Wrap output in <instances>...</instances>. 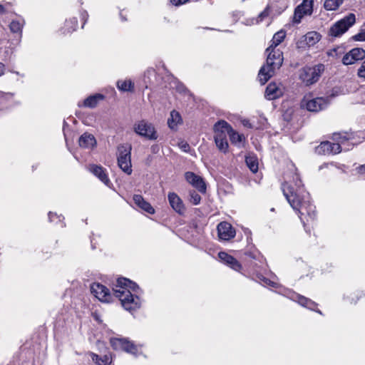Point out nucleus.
<instances>
[{
	"label": "nucleus",
	"mask_w": 365,
	"mask_h": 365,
	"mask_svg": "<svg viewBox=\"0 0 365 365\" xmlns=\"http://www.w3.org/2000/svg\"><path fill=\"white\" fill-rule=\"evenodd\" d=\"M283 194L290 206L299 215V217L306 232L310 234L307 226L317 217L316 207L310 200L309 193L306 191L298 173L292 176V180L285 181L282 185Z\"/></svg>",
	"instance_id": "nucleus-1"
},
{
	"label": "nucleus",
	"mask_w": 365,
	"mask_h": 365,
	"mask_svg": "<svg viewBox=\"0 0 365 365\" xmlns=\"http://www.w3.org/2000/svg\"><path fill=\"white\" fill-rule=\"evenodd\" d=\"M113 291L115 297L120 301L126 311L132 313L140 308L142 301L139 294L141 291L136 283L127 278L120 277L117 279Z\"/></svg>",
	"instance_id": "nucleus-2"
},
{
	"label": "nucleus",
	"mask_w": 365,
	"mask_h": 365,
	"mask_svg": "<svg viewBox=\"0 0 365 365\" xmlns=\"http://www.w3.org/2000/svg\"><path fill=\"white\" fill-rule=\"evenodd\" d=\"M267 53L266 65H264L258 73L259 81L264 84L274 74L276 70L279 69L283 63V53L277 48H271Z\"/></svg>",
	"instance_id": "nucleus-3"
},
{
	"label": "nucleus",
	"mask_w": 365,
	"mask_h": 365,
	"mask_svg": "<svg viewBox=\"0 0 365 365\" xmlns=\"http://www.w3.org/2000/svg\"><path fill=\"white\" fill-rule=\"evenodd\" d=\"M334 138L338 140L337 143L322 142L316 148V153L319 155L339 153L341 151V145L344 144L348 138L346 135H341L340 133H335Z\"/></svg>",
	"instance_id": "nucleus-4"
},
{
	"label": "nucleus",
	"mask_w": 365,
	"mask_h": 365,
	"mask_svg": "<svg viewBox=\"0 0 365 365\" xmlns=\"http://www.w3.org/2000/svg\"><path fill=\"white\" fill-rule=\"evenodd\" d=\"M118 165L127 175L132 173L131 145H120L118 146Z\"/></svg>",
	"instance_id": "nucleus-5"
},
{
	"label": "nucleus",
	"mask_w": 365,
	"mask_h": 365,
	"mask_svg": "<svg viewBox=\"0 0 365 365\" xmlns=\"http://www.w3.org/2000/svg\"><path fill=\"white\" fill-rule=\"evenodd\" d=\"M324 71V66L321 63L314 67H304L300 71L299 78L306 86H310L318 81Z\"/></svg>",
	"instance_id": "nucleus-6"
},
{
	"label": "nucleus",
	"mask_w": 365,
	"mask_h": 365,
	"mask_svg": "<svg viewBox=\"0 0 365 365\" xmlns=\"http://www.w3.org/2000/svg\"><path fill=\"white\" fill-rule=\"evenodd\" d=\"M356 22V16L353 13H349L343 19L336 22L329 30V35L338 37L344 34Z\"/></svg>",
	"instance_id": "nucleus-7"
},
{
	"label": "nucleus",
	"mask_w": 365,
	"mask_h": 365,
	"mask_svg": "<svg viewBox=\"0 0 365 365\" xmlns=\"http://www.w3.org/2000/svg\"><path fill=\"white\" fill-rule=\"evenodd\" d=\"M91 293L101 302L109 303L112 302L114 292L111 293L110 289L105 285L95 282L91 286ZM113 292H114L113 290Z\"/></svg>",
	"instance_id": "nucleus-8"
},
{
	"label": "nucleus",
	"mask_w": 365,
	"mask_h": 365,
	"mask_svg": "<svg viewBox=\"0 0 365 365\" xmlns=\"http://www.w3.org/2000/svg\"><path fill=\"white\" fill-rule=\"evenodd\" d=\"M135 132L143 137L149 140H156L158 135L154 125L144 120H140L134 125Z\"/></svg>",
	"instance_id": "nucleus-9"
},
{
	"label": "nucleus",
	"mask_w": 365,
	"mask_h": 365,
	"mask_svg": "<svg viewBox=\"0 0 365 365\" xmlns=\"http://www.w3.org/2000/svg\"><path fill=\"white\" fill-rule=\"evenodd\" d=\"M110 344L115 350H123L135 356L138 352L137 346L125 338H112Z\"/></svg>",
	"instance_id": "nucleus-10"
},
{
	"label": "nucleus",
	"mask_w": 365,
	"mask_h": 365,
	"mask_svg": "<svg viewBox=\"0 0 365 365\" xmlns=\"http://www.w3.org/2000/svg\"><path fill=\"white\" fill-rule=\"evenodd\" d=\"M327 101L324 98H316L311 100L303 99L301 106L310 112H319L327 107Z\"/></svg>",
	"instance_id": "nucleus-11"
},
{
	"label": "nucleus",
	"mask_w": 365,
	"mask_h": 365,
	"mask_svg": "<svg viewBox=\"0 0 365 365\" xmlns=\"http://www.w3.org/2000/svg\"><path fill=\"white\" fill-rule=\"evenodd\" d=\"M288 297L294 302H297L301 306L306 307L310 310H313L317 312V313L322 314V312L319 309H316L317 307V303L314 301L311 300L309 298H307L302 295H300L297 293L289 292Z\"/></svg>",
	"instance_id": "nucleus-12"
},
{
	"label": "nucleus",
	"mask_w": 365,
	"mask_h": 365,
	"mask_svg": "<svg viewBox=\"0 0 365 365\" xmlns=\"http://www.w3.org/2000/svg\"><path fill=\"white\" fill-rule=\"evenodd\" d=\"M185 178L188 183L192 185L200 192L205 193L207 187L202 178L196 175L193 172L189 171L185 173Z\"/></svg>",
	"instance_id": "nucleus-13"
},
{
	"label": "nucleus",
	"mask_w": 365,
	"mask_h": 365,
	"mask_svg": "<svg viewBox=\"0 0 365 365\" xmlns=\"http://www.w3.org/2000/svg\"><path fill=\"white\" fill-rule=\"evenodd\" d=\"M364 58L365 50L361 48H354L344 56L342 63L344 65H351Z\"/></svg>",
	"instance_id": "nucleus-14"
},
{
	"label": "nucleus",
	"mask_w": 365,
	"mask_h": 365,
	"mask_svg": "<svg viewBox=\"0 0 365 365\" xmlns=\"http://www.w3.org/2000/svg\"><path fill=\"white\" fill-rule=\"evenodd\" d=\"M218 237L222 240H229L235 236V230L227 222H221L217 225Z\"/></svg>",
	"instance_id": "nucleus-15"
},
{
	"label": "nucleus",
	"mask_w": 365,
	"mask_h": 365,
	"mask_svg": "<svg viewBox=\"0 0 365 365\" xmlns=\"http://www.w3.org/2000/svg\"><path fill=\"white\" fill-rule=\"evenodd\" d=\"M230 130H231V125L227 122L223 120L217 121L214 125L215 138L227 139Z\"/></svg>",
	"instance_id": "nucleus-16"
},
{
	"label": "nucleus",
	"mask_w": 365,
	"mask_h": 365,
	"mask_svg": "<svg viewBox=\"0 0 365 365\" xmlns=\"http://www.w3.org/2000/svg\"><path fill=\"white\" fill-rule=\"evenodd\" d=\"M88 170L97 177L106 185L109 186L110 180L108 176L106 169L101 165L91 164L88 167Z\"/></svg>",
	"instance_id": "nucleus-17"
},
{
	"label": "nucleus",
	"mask_w": 365,
	"mask_h": 365,
	"mask_svg": "<svg viewBox=\"0 0 365 365\" xmlns=\"http://www.w3.org/2000/svg\"><path fill=\"white\" fill-rule=\"evenodd\" d=\"M283 94V88L280 83L275 82L269 83L266 88L264 97L267 100H274L281 97Z\"/></svg>",
	"instance_id": "nucleus-18"
},
{
	"label": "nucleus",
	"mask_w": 365,
	"mask_h": 365,
	"mask_svg": "<svg viewBox=\"0 0 365 365\" xmlns=\"http://www.w3.org/2000/svg\"><path fill=\"white\" fill-rule=\"evenodd\" d=\"M168 200L171 207L179 215H183L185 207L181 198L175 192H169Z\"/></svg>",
	"instance_id": "nucleus-19"
},
{
	"label": "nucleus",
	"mask_w": 365,
	"mask_h": 365,
	"mask_svg": "<svg viewBox=\"0 0 365 365\" xmlns=\"http://www.w3.org/2000/svg\"><path fill=\"white\" fill-rule=\"evenodd\" d=\"M218 257L222 262L232 269L240 272L242 269L241 264L232 256L225 252H220Z\"/></svg>",
	"instance_id": "nucleus-20"
},
{
	"label": "nucleus",
	"mask_w": 365,
	"mask_h": 365,
	"mask_svg": "<svg viewBox=\"0 0 365 365\" xmlns=\"http://www.w3.org/2000/svg\"><path fill=\"white\" fill-rule=\"evenodd\" d=\"M78 144L81 148L86 149H92L96 145V140L93 135L88 133H84L79 138Z\"/></svg>",
	"instance_id": "nucleus-21"
},
{
	"label": "nucleus",
	"mask_w": 365,
	"mask_h": 365,
	"mask_svg": "<svg viewBox=\"0 0 365 365\" xmlns=\"http://www.w3.org/2000/svg\"><path fill=\"white\" fill-rule=\"evenodd\" d=\"M135 205L142 210L149 213L154 214L155 209L147 202L141 195H134L133 197Z\"/></svg>",
	"instance_id": "nucleus-22"
},
{
	"label": "nucleus",
	"mask_w": 365,
	"mask_h": 365,
	"mask_svg": "<svg viewBox=\"0 0 365 365\" xmlns=\"http://www.w3.org/2000/svg\"><path fill=\"white\" fill-rule=\"evenodd\" d=\"M104 99V96L100 93L91 95L86 98L82 103V105L78 103V106H84L86 108H93L97 106L99 101Z\"/></svg>",
	"instance_id": "nucleus-23"
},
{
	"label": "nucleus",
	"mask_w": 365,
	"mask_h": 365,
	"mask_svg": "<svg viewBox=\"0 0 365 365\" xmlns=\"http://www.w3.org/2000/svg\"><path fill=\"white\" fill-rule=\"evenodd\" d=\"M182 123V117L179 112L173 110L170 112V117L168 119V127L171 130H176L178 125Z\"/></svg>",
	"instance_id": "nucleus-24"
},
{
	"label": "nucleus",
	"mask_w": 365,
	"mask_h": 365,
	"mask_svg": "<svg viewBox=\"0 0 365 365\" xmlns=\"http://www.w3.org/2000/svg\"><path fill=\"white\" fill-rule=\"evenodd\" d=\"M245 255L249 257L250 259L256 261V262L253 264V271L258 272V269H256V267H260L261 265H259V264L264 263V259L263 256H262L261 254L257 250L246 252Z\"/></svg>",
	"instance_id": "nucleus-25"
},
{
	"label": "nucleus",
	"mask_w": 365,
	"mask_h": 365,
	"mask_svg": "<svg viewBox=\"0 0 365 365\" xmlns=\"http://www.w3.org/2000/svg\"><path fill=\"white\" fill-rule=\"evenodd\" d=\"M78 27V20L76 17H72L66 19L64 26L61 29V32L63 34H68L73 32Z\"/></svg>",
	"instance_id": "nucleus-26"
},
{
	"label": "nucleus",
	"mask_w": 365,
	"mask_h": 365,
	"mask_svg": "<svg viewBox=\"0 0 365 365\" xmlns=\"http://www.w3.org/2000/svg\"><path fill=\"white\" fill-rule=\"evenodd\" d=\"M286 36V32L283 30H280L274 34L271 41L270 46L266 49V51H269L271 48H276V47L280 44Z\"/></svg>",
	"instance_id": "nucleus-27"
},
{
	"label": "nucleus",
	"mask_w": 365,
	"mask_h": 365,
	"mask_svg": "<svg viewBox=\"0 0 365 365\" xmlns=\"http://www.w3.org/2000/svg\"><path fill=\"white\" fill-rule=\"evenodd\" d=\"M304 38L305 43L310 47L320 41L321 35L316 31H310L304 35Z\"/></svg>",
	"instance_id": "nucleus-28"
},
{
	"label": "nucleus",
	"mask_w": 365,
	"mask_h": 365,
	"mask_svg": "<svg viewBox=\"0 0 365 365\" xmlns=\"http://www.w3.org/2000/svg\"><path fill=\"white\" fill-rule=\"evenodd\" d=\"M313 0H303L302 2L296 7L299 11H302V13L307 15H312L313 12Z\"/></svg>",
	"instance_id": "nucleus-29"
},
{
	"label": "nucleus",
	"mask_w": 365,
	"mask_h": 365,
	"mask_svg": "<svg viewBox=\"0 0 365 365\" xmlns=\"http://www.w3.org/2000/svg\"><path fill=\"white\" fill-rule=\"evenodd\" d=\"M25 22L24 19H16L13 20L9 24L10 31L12 33H16L20 36L22 34V29L24 27Z\"/></svg>",
	"instance_id": "nucleus-30"
},
{
	"label": "nucleus",
	"mask_w": 365,
	"mask_h": 365,
	"mask_svg": "<svg viewBox=\"0 0 365 365\" xmlns=\"http://www.w3.org/2000/svg\"><path fill=\"white\" fill-rule=\"evenodd\" d=\"M229 137L230 142L237 146H240L242 141L245 140L244 135L236 132L232 127L231 130H230Z\"/></svg>",
	"instance_id": "nucleus-31"
},
{
	"label": "nucleus",
	"mask_w": 365,
	"mask_h": 365,
	"mask_svg": "<svg viewBox=\"0 0 365 365\" xmlns=\"http://www.w3.org/2000/svg\"><path fill=\"white\" fill-rule=\"evenodd\" d=\"M117 88L123 92L133 91L134 89V83L131 80H119L116 83Z\"/></svg>",
	"instance_id": "nucleus-32"
},
{
	"label": "nucleus",
	"mask_w": 365,
	"mask_h": 365,
	"mask_svg": "<svg viewBox=\"0 0 365 365\" xmlns=\"http://www.w3.org/2000/svg\"><path fill=\"white\" fill-rule=\"evenodd\" d=\"M245 162L247 167L252 173H257L258 170V160L255 155L246 156Z\"/></svg>",
	"instance_id": "nucleus-33"
},
{
	"label": "nucleus",
	"mask_w": 365,
	"mask_h": 365,
	"mask_svg": "<svg viewBox=\"0 0 365 365\" xmlns=\"http://www.w3.org/2000/svg\"><path fill=\"white\" fill-rule=\"evenodd\" d=\"M344 2V0H325L324 7L327 11L336 10Z\"/></svg>",
	"instance_id": "nucleus-34"
},
{
	"label": "nucleus",
	"mask_w": 365,
	"mask_h": 365,
	"mask_svg": "<svg viewBox=\"0 0 365 365\" xmlns=\"http://www.w3.org/2000/svg\"><path fill=\"white\" fill-rule=\"evenodd\" d=\"M92 359L98 365H109L111 363V358L105 354L103 356H100L97 354H92Z\"/></svg>",
	"instance_id": "nucleus-35"
},
{
	"label": "nucleus",
	"mask_w": 365,
	"mask_h": 365,
	"mask_svg": "<svg viewBox=\"0 0 365 365\" xmlns=\"http://www.w3.org/2000/svg\"><path fill=\"white\" fill-rule=\"evenodd\" d=\"M48 216L49 222L55 224L61 223V227L65 226V223L63 222L64 217L63 215H58L56 212H49Z\"/></svg>",
	"instance_id": "nucleus-36"
},
{
	"label": "nucleus",
	"mask_w": 365,
	"mask_h": 365,
	"mask_svg": "<svg viewBox=\"0 0 365 365\" xmlns=\"http://www.w3.org/2000/svg\"><path fill=\"white\" fill-rule=\"evenodd\" d=\"M215 142L216 146L220 151L223 152L224 153L227 152L229 145L227 139L222 140L215 138Z\"/></svg>",
	"instance_id": "nucleus-37"
},
{
	"label": "nucleus",
	"mask_w": 365,
	"mask_h": 365,
	"mask_svg": "<svg viewBox=\"0 0 365 365\" xmlns=\"http://www.w3.org/2000/svg\"><path fill=\"white\" fill-rule=\"evenodd\" d=\"M13 98L11 93H5L0 91V108L5 106Z\"/></svg>",
	"instance_id": "nucleus-38"
},
{
	"label": "nucleus",
	"mask_w": 365,
	"mask_h": 365,
	"mask_svg": "<svg viewBox=\"0 0 365 365\" xmlns=\"http://www.w3.org/2000/svg\"><path fill=\"white\" fill-rule=\"evenodd\" d=\"M359 294V292H356L350 293L349 294H345L344 296V299L350 304H356L361 297V294Z\"/></svg>",
	"instance_id": "nucleus-39"
},
{
	"label": "nucleus",
	"mask_w": 365,
	"mask_h": 365,
	"mask_svg": "<svg viewBox=\"0 0 365 365\" xmlns=\"http://www.w3.org/2000/svg\"><path fill=\"white\" fill-rule=\"evenodd\" d=\"M257 278L264 286L268 285V286H270L272 287H275L277 286L276 282L271 281L270 279L266 278L261 274H258L257 272Z\"/></svg>",
	"instance_id": "nucleus-40"
},
{
	"label": "nucleus",
	"mask_w": 365,
	"mask_h": 365,
	"mask_svg": "<svg viewBox=\"0 0 365 365\" xmlns=\"http://www.w3.org/2000/svg\"><path fill=\"white\" fill-rule=\"evenodd\" d=\"M190 201L193 205H197L200 203L201 197L195 190H190L189 192Z\"/></svg>",
	"instance_id": "nucleus-41"
},
{
	"label": "nucleus",
	"mask_w": 365,
	"mask_h": 365,
	"mask_svg": "<svg viewBox=\"0 0 365 365\" xmlns=\"http://www.w3.org/2000/svg\"><path fill=\"white\" fill-rule=\"evenodd\" d=\"M270 13L269 6L267 5L266 8L258 15L257 22L259 23L264 21L267 17L269 16Z\"/></svg>",
	"instance_id": "nucleus-42"
},
{
	"label": "nucleus",
	"mask_w": 365,
	"mask_h": 365,
	"mask_svg": "<svg viewBox=\"0 0 365 365\" xmlns=\"http://www.w3.org/2000/svg\"><path fill=\"white\" fill-rule=\"evenodd\" d=\"M304 16L307 15L302 13V11H299L297 9H295L293 16V22L294 24H299Z\"/></svg>",
	"instance_id": "nucleus-43"
},
{
	"label": "nucleus",
	"mask_w": 365,
	"mask_h": 365,
	"mask_svg": "<svg viewBox=\"0 0 365 365\" xmlns=\"http://www.w3.org/2000/svg\"><path fill=\"white\" fill-rule=\"evenodd\" d=\"M355 41H365V27L360 29L359 32L353 36Z\"/></svg>",
	"instance_id": "nucleus-44"
},
{
	"label": "nucleus",
	"mask_w": 365,
	"mask_h": 365,
	"mask_svg": "<svg viewBox=\"0 0 365 365\" xmlns=\"http://www.w3.org/2000/svg\"><path fill=\"white\" fill-rule=\"evenodd\" d=\"M80 16H81V20L83 21L82 28H83L85 24L87 22L88 19V14L87 11L81 10L80 11Z\"/></svg>",
	"instance_id": "nucleus-45"
},
{
	"label": "nucleus",
	"mask_w": 365,
	"mask_h": 365,
	"mask_svg": "<svg viewBox=\"0 0 365 365\" xmlns=\"http://www.w3.org/2000/svg\"><path fill=\"white\" fill-rule=\"evenodd\" d=\"M357 74L360 78H365V61L362 62L361 66L359 68Z\"/></svg>",
	"instance_id": "nucleus-46"
},
{
	"label": "nucleus",
	"mask_w": 365,
	"mask_h": 365,
	"mask_svg": "<svg viewBox=\"0 0 365 365\" xmlns=\"http://www.w3.org/2000/svg\"><path fill=\"white\" fill-rule=\"evenodd\" d=\"M179 147L184 151L188 152L190 150V145L186 142L182 141L179 143Z\"/></svg>",
	"instance_id": "nucleus-47"
},
{
	"label": "nucleus",
	"mask_w": 365,
	"mask_h": 365,
	"mask_svg": "<svg viewBox=\"0 0 365 365\" xmlns=\"http://www.w3.org/2000/svg\"><path fill=\"white\" fill-rule=\"evenodd\" d=\"M189 0H170V3L173 4V5H175V6H180V5H182L183 4H185L186 2H187Z\"/></svg>",
	"instance_id": "nucleus-48"
},
{
	"label": "nucleus",
	"mask_w": 365,
	"mask_h": 365,
	"mask_svg": "<svg viewBox=\"0 0 365 365\" xmlns=\"http://www.w3.org/2000/svg\"><path fill=\"white\" fill-rule=\"evenodd\" d=\"M4 53H5L4 57L8 58L12 53V49L10 47L6 48Z\"/></svg>",
	"instance_id": "nucleus-49"
},
{
	"label": "nucleus",
	"mask_w": 365,
	"mask_h": 365,
	"mask_svg": "<svg viewBox=\"0 0 365 365\" xmlns=\"http://www.w3.org/2000/svg\"><path fill=\"white\" fill-rule=\"evenodd\" d=\"M5 65L0 62V77L2 76L5 73Z\"/></svg>",
	"instance_id": "nucleus-50"
},
{
	"label": "nucleus",
	"mask_w": 365,
	"mask_h": 365,
	"mask_svg": "<svg viewBox=\"0 0 365 365\" xmlns=\"http://www.w3.org/2000/svg\"><path fill=\"white\" fill-rule=\"evenodd\" d=\"M120 19L122 21L125 22L127 21V18L125 17V16L123 15V14L122 13V11L120 12Z\"/></svg>",
	"instance_id": "nucleus-51"
},
{
	"label": "nucleus",
	"mask_w": 365,
	"mask_h": 365,
	"mask_svg": "<svg viewBox=\"0 0 365 365\" xmlns=\"http://www.w3.org/2000/svg\"><path fill=\"white\" fill-rule=\"evenodd\" d=\"M358 169H359V173H365V165H361L360 167H359Z\"/></svg>",
	"instance_id": "nucleus-52"
},
{
	"label": "nucleus",
	"mask_w": 365,
	"mask_h": 365,
	"mask_svg": "<svg viewBox=\"0 0 365 365\" xmlns=\"http://www.w3.org/2000/svg\"><path fill=\"white\" fill-rule=\"evenodd\" d=\"M243 125L246 127L252 128L251 124L250 123V122L248 120H244Z\"/></svg>",
	"instance_id": "nucleus-53"
},
{
	"label": "nucleus",
	"mask_w": 365,
	"mask_h": 365,
	"mask_svg": "<svg viewBox=\"0 0 365 365\" xmlns=\"http://www.w3.org/2000/svg\"><path fill=\"white\" fill-rule=\"evenodd\" d=\"M178 89L180 92H184L185 91V88L183 86H179Z\"/></svg>",
	"instance_id": "nucleus-54"
},
{
	"label": "nucleus",
	"mask_w": 365,
	"mask_h": 365,
	"mask_svg": "<svg viewBox=\"0 0 365 365\" xmlns=\"http://www.w3.org/2000/svg\"><path fill=\"white\" fill-rule=\"evenodd\" d=\"M4 6L1 4H0V14H2L4 12Z\"/></svg>",
	"instance_id": "nucleus-55"
},
{
	"label": "nucleus",
	"mask_w": 365,
	"mask_h": 365,
	"mask_svg": "<svg viewBox=\"0 0 365 365\" xmlns=\"http://www.w3.org/2000/svg\"><path fill=\"white\" fill-rule=\"evenodd\" d=\"M66 125H67V123L66 121L63 122V132H64V135H66V133H65V127Z\"/></svg>",
	"instance_id": "nucleus-56"
}]
</instances>
